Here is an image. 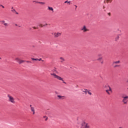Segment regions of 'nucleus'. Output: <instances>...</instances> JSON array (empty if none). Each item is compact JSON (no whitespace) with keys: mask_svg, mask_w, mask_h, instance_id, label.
<instances>
[{"mask_svg":"<svg viewBox=\"0 0 128 128\" xmlns=\"http://www.w3.org/2000/svg\"><path fill=\"white\" fill-rule=\"evenodd\" d=\"M81 126L82 128H90V126L88 124V123H86L84 121L82 122Z\"/></svg>","mask_w":128,"mask_h":128,"instance_id":"f257e3e1","label":"nucleus"},{"mask_svg":"<svg viewBox=\"0 0 128 128\" xmlns=\"http://www.w3.org/2000/svg\"><path fill=\"white\" fill-rule=\"evenodd\" d=\"M50 74L51 76H54L55 78H57V80H59L64 81V79L62 77L56 75V74L53 73V74Z\"/></svg>","mask_w":128,"mask_h":128,"instance_id":"f03ea898","label":"nucleus"},{"mask_svg":"<svg viewBox=\"0 0 128 128\" xmlns=\"http://www.w3.org/2000/svg\"><path fill=\"white\" fill-rule=\"evenodd\" d=\"M8 98H9V102H12V104H14L16 102H14V97L10 96V94L8 95Z\"/></svg>","mask_w":128,"mask_h":128,"instance_id":"7ed1b4c3","label":"nucleus"},{"mask_svg":"<svg viewBox=\"0 0 128 128\" xmlns=\"http://www.w3.org/2000/svg\"><path fill=\"white\" fill-rule=\"evenodd\" d=\"M122 98H123V100H122V102H124V104H128V101H126V100H128V96H122Z\"/></svg>","mask_w":128,"mask_h":128,"instance_id":"20e7f679","label":"nucleus"},{"mask_svg":"<svg viewBox=\"0 0 128 128\" xmlns=\"http://www.w3.org/2000/svg\"><path fill=\"white\" fill-rule=\"evenodd\" d=\"M81 30H82L84 32H88L90 30L86 28V26H84L83 28H81Z\"/></svg>","mask_w":128,"mask_h":128,"instance_id":"39448f33","label":"nucleus"},{"mask_svg":"<svg viewBox=\"0 0 128 128\" xmlns=\"http://www.w3.org/2000/svg\"><path fill=\"white\" fill-rule=\"evenodd\" d=\"M106 92L108 94H110V93L109 92H112V88L110 87H109V89L106 90Z\"/></svg>","mask_w":128,"mask_h":128,"instance_id":"423d86ee","label":"nucleus"},{"mask_svg":"<svg viewBox=\"0 0 128 128\" xmlns=\"http://www.w3.org/2000/svg\"><path fill=\"white\" fill-rule=\"evenodd\" d=\"M58 100H64V96H61L60 95H57Z\"/></svg>","mask_w":128,"mask_h":128,"instance_id":"0eeeda50","label":"nucleus"},{"mask_svg":"<svg viewBox=\"0 0 128 128\" xmlns=\"http://www.w3.org/2000/svg\"><path fill=\"white\" fill-rule=\"evenodd\" d=\"M60 32H57V33H54V36L55 38H58V36H60Z\"/></svg>","mask_w":128,"mask_h":128,"instance_id":"6e6552de","label":"nucleus"},{"mask_svg":"<svg viewBox=\"0 0 128 128\" xmlns=\"http://www.w3.org/2000/svg\"><path fill=\"white\" fill-rule=\"evenodd\" d=\"M26 62V60H20L18 62L19 64H22V62Z\"/></svg>","mask_w":128,"mask_h":128,"instance_id":"1a4fd4ad","label":"nucleus"},{"mask_svg":"<svg viewBox=\"0 0 128 128\" xmlns=\"http://www.w3.org/2000/svg\"><path fill=\"white\" fill-rule=\"evenodd\" d=\"M104 88H106V90H108L110 89V86H108V85H106L104 86Z\"/></svg>","mask_w":128,"mask_h":128,"instance_id":"9d476101","label":"nucleus"},{"mask_svg":"<svg viewBox=\"0 0 128 128\" xmlns=\"http://www.w3.org/2000/svg\"><path fill=\"white\" fill-rule=\"evenodd\" d=\"M97 60L98 62H102V57H99L98 59Z\"/></svg>","mask_w":128,"mask_h":128,"instance_id":"9b49d317","label":"nucleus"},{"mask_svg":"<svg viewBox=\"0 0 128 128\" xmlns=\"http://www.w3.org/2000/svg\"><path fill=\"white\" fill-rule=\"evenodd\" d=\"M48 10H52V12H54V8H52V7L48 6Z\"/></svg>","mask_w":128,"mask_h":128,"instance_id":"f8f14e48","label":"nucleus"},{"mask_svg":"<svg viewBox=\"0 0 128 128\" xmlns=\"http://www.w3.org/2000/svg\"><path fill=\"white\" fill-rule=\"evenodd\" d=\"M31 110H32V112H33V114H34V107L31 108Z\"/></svg>","mask_w":128,"mask_h":128,"instance_id":"ddd939ff","label":"nucleus"},{"mask_svg":"<svg viewBox=\"0 0 128 128\" xmlns=\"http://www.w3.org/2000/svg\"><path fill=\"white\" fill-rule=\"evenodd\" d=\"M64 4H70V1L66 0L64 2Z\"/></svg>","mask_w":128,"mask_h":128,"instance_id":"4468645a","label":"nucleus"},{"mask_svg":"<svg viewBox=\"0 0 128 128\" xmlns=\"http://www.w3.org/2000/svg\"><path fill=\"white\" fill-rule=\"evenodd\" d=\"M120 61L118 60V61H116V62H114L113 64H120Z\"/></svg>","mask_w":128,"mask_h":128,"instance_id":"2eb2a0df","label":"nucleus"},{"mask_svg":"<svg viewBox=\"0 0 128 128\" xmlns=\"http://www.w3.org/2000/svg\"><path fill=\"white\" fill-rule=\"evenodd\" d=\"M15 60H16L17 62H20V60L18 58H16Z\"/></svg>","mask_w":128,"mask_h":128,"instance_id":"dca6fc26","label":"nucleus"},{"mask_svg":"<svg viewBox=\"0 0 128 128\" xmlns=\"http://www.w3.org/2000/svg\"><path fill=\"white\" fill-rule=\"evenodd\" d=\"M83 92H85V93H86V94H87V92H88V90L84 89Z\"/></svg>","mask_w":128,"mask_h":128,"instance_id":"f3484780","label":"nucleus"},{"mask_svg":"<svg viewBox=\"0 0 128 128\" xmlns=\"http://www.w3.org/2000/svg\"><path fill=\"white\" fill-rule=\"evenodd\" d=\"M32 60H38V59L34 58H32Z\"/></svg>","mask_w":128,"mask_h":128,"instance_id":"a211bd4d","label":"nucleus"},{"mask_svg":"<svg viewBox=\"0 0 128 128\" xmlns=\"http://www.w3.org/2000/svg\"><path fill=\"white\" fill-rule=\"evenodd\" d=\"M38 4H44V2H38Z\"/></svg>","mask_w":128,"mask_h":128,"instance_id":"6ab92c4d","label":"nucleus"},{"mask_svg":"<svg viewBox=\"0 0 128 128\" xmlns=\"http://www.w3.org/2000/svg\"><path fill=\"white\" fill-rule=\"evenodd\" d=\"M102 54H98V58H102Z\"/></svg>","mask_w":128,"mask_h":128,"instance_id":"aec40b11","label":"nucleus"},{"mask_svg":"<svg viewBox=\"0 0 128 128\" xmlns=\"http://www.w3.org/2000/svg\"><path fill=\"white\" fill-rule=\"evenodd\" d=\"M60 60H63V62H64V59L62 57H60Z\"/></svg>","mask_w":128,"mask_h":128,"instance_id":"412c9836","label":"nucleus"},{"mask_svg":"<svg viewBox=\"0 0 128 128\" xmlns=\"http://www.w3.org/2000/svg\"><path fill=\"white\" fill-rule=\"evenodd\" d=\"M88 94H90V96H92V92H90V91H88Z\"/></svg>","mask_w":128,"mask_h":128,"instance_id":"4be33fe9","label":"nucleus"},{"mask_svg":"<svg viewBox=\"0 0 128 128\" xmlns=\"http://www.w3.org/2000/svg\"><path fill=\"white\" fill-rule=\"evenodd\" d=\"M0 22H2V24H4L6 22H4V20H2V21H0Z\"/></svg>","mask_w":128,"mask_h":128,"instance_id":"5701e85b","label":"nucleus"},{"mask_svg":"<svg viewBox=\"0 0 128 128\" xmlns=\"http://www.w3.org/2000/svg\"><path fill=\"white\" fill-rule=\"evenodd\" d=\"M26 62H28V64H32V62L30 61H25Z\"/></svg>","mask_w":128,"mask_h":128,"instance_id":"b1692460","label":"nucleus"},{"mask_svg":"<svg viewBox=\"0 0 128 128\" xmlns=\"http://www.w3.org/2000/svg\"><path fill=\"white\" fill-rule=\"evenodd\" d=\"M53 72H56V68H54Z\"/></svg>","mask_w":128,"mask_h":128,"instance_id":"393cba45","label":"nucleus"},{"mask_svg":"<svg viewBox=\"0 0 128 128\" xmlns=\"http://www.w3.org/2000/svg\"><path fill=\"white\" fill-rule=\"evenodd\" d=\"M0 6H2V8H4V6L2 4H0Z\"/></svg>","mask_w":128,"mask_h":128,"instance_id":"a878e982","label":"nucleus"},{"mask_svg":"<svg viewBox=\"0 0 128 128\" xmlns=\"http://www.w3.org/2000/svg\"><path fill=\"white\" fill-rule=\"evenodd\" d=\"M118 38H120V36H118L116 38V40H118Z\"/></svg>","mask_w":128,"mask_h":128,"instance_id":"bb28decb","label":"nucleus"},{"mask_svg":"<svg viewBox=\"0 0 128 128\" xmlns=\"http://www.w3.org/2000/svg\"><path fill=\"white\" fill-rule=\"evenodd\" d=\"M4 26H8V24L4 23Z\"/></svg>","mask_w":128,"mask_h":128,"instance_id":"cd10ccee","label":"nucleus"},{"mask_svg":"<svg viewBox=\"0 0 128 128\" xmlns=\"http://www.w3.org/2000/svg\"><path fill=\"white\" fill-rule=\"evenodd\" d=\"M55 94H58V92H56H56H55Z\"/></svg>","mask_w":128,"mask_h":128,"instance_id":"c85d7f7f","label":"nucleus"},{"mask_svg":"<svg viewBox=\"0 0 128 128\" xmlns=\"http://www.w3.org/2000/svg\"><path fill=\"white\" fill-rule=\"evenodd\" d=\"M39 26H40V28H42V25L41 24H40L39 25Z\"/></svg>","mask_w":128,"mask_h":128,"instance_id":"c756f323","label":"nucleus"},{"mask_svg":"<svg viewBox=\"0 0 128 128\" xmlns=\"http://www.w3.org/2000/svg\"><path fill=\"white\" fill-rule=\"evenodd\" d=\"M101 64H104V60H102V61H101Z\"/></svg>","mask_w":128,"mask_h":128,"instance_id":"7c9ffc66","label":"nucleus"},{"mask_svg":"<svg viewBox=\"0 0 128 128\" xmlns=\"http://www.w3.org/2000/svg\"><path fill=\"white\" fill-rule=\"evenodd\" d=\"M118 66V65H116V66H114V68H116Z\"/></svg>","mask_w":128,"mask_h":128,"instance_id":"2f4dec72","label":"nucleus"},{"mask_svg":"<svg viewBox=\"0 0 128 128\" xmlns=\"http://www.w3.org/2000/svg\"><path fill=\"white\" fill-rule=\"evenodd\" d=\"M32 28H34V30H36V28L35 26H33Z\"/></svg>","mask_w":128,"mask_h":128,"instance_id":"473e14b6","label":"nucleus"},{"mask_svg":"<svg viewBox=\"0 0 128 128\" xmlns=\"http://www.w3.org/2000/svg\"><path fill=\"white\" fill-rule=\"evenodd\" d=\"M62 82L63 84H66V82H64V80H63V81H62Z\"/></svg>","mask_w":128,"mask_h":128,"instance_id":"72a5a7b5","label":"nucleus"},{"mask_svg":"<svg viewBox=\"0 0 128 128\" xmlns=\"http://www.w3.org/2000/svg\"><path fill=\"white\" fill-rule=\"evenodd\" d=\"M12 12H16V10L14 9L13 10H12Z\"/></svg>","mask_w":128,"mask_h":128,"instance_id":"f704fd0d","label":"nucleus"},{"mask_svg":"<svg viewBox=\"0 0 128 128\" xmlns=\"http://www.w3.org/2000/svg\"><path fill=\"white\" fill-rule=\"evenodd\" d=\"M48 26V24H44L43 26Z\"/></svg>","mask_w":128,"mask_h":128,"instance_id":"c9c22d12","label":"nucleus"},{"mask_svg":"<svg viewBox=\"0 0 128 128\" xmlns=\"http://www.w3.org/2000/svg\"><path fill=\"white\" fill-rule=\"evenodd\" d=\"M74 6H76V8H78V6H76V5H74Z\"/></svg>","mask_w":128,"mask_h":128,"instance_id":"e433bc0d","label":"nucleus"},{"mask_svg":"<svg viewBox=\"0 0 128 128\" xmlns=\"http://www.w3.org/2000/svg\"><path fill=\"white\" fill-rule=\"evenodd\" d=\"M38 60H42V58H40L39 60L38 59Z\"/></svg>","mask_w":128,"mask_h":128,"instance_id":"4c0bfd02","label":"nucleus"},{"mask_svg":"<svg viewBox=\"0 0 128 128\" xmlns=\"http://www.w3.org/2000/svg\"><path fill=\"white\" fill-rule=\"evenodd\" d=\"M45 120H46V121L48 120V118H46L45 119Z\"/></svg>","mask_w":128,"mask_h":128,"instance_id":"58836bf2","label":"nucleus"},{"mask_svg":"<svg viewBox=\"0 0 128 128\" xmlns=\"http://www.w3.org/2000/svg\"><path fill=\"white\" fill-rule=\"evenodd\" d=\"M108 2H110V0H107V3L108 4Z\"/></svg>","mask_w":128,"mask_h":128,"instance_id":"ea45409f","label":"nucleus"},{"mask_svg":"<svg viewBox=\"0 0 128 128\" xmlns=\"http://www.w3.org/2000/svg\"><path fill=\"white\" fill-rule=\"evenodd\" d=\"M30 108H34V107L32 106V105H30Z\"/></svg>","mask_w":128,"mask_h":128,"instance_id":"a19ab883","label":"nucleus"},{"mask_svg":"<svg viewBox=\"0 0 128 128\" xmlns=\"http://www.w3.org/2000/svg\"><path fill=\"white\" fill-rule=\"evenodd\" d=\"M110 2H112V0H110Z\"/></svg>","mask_w":128,"mask_h":128,"instance_id":"79ce46f5","label":"nucleus"},{"mask_svg":"<svg viewBox=\"0 0 128 128\" xmlns=\"http://www.w3.org/2000/svg\"><path fill=\"white\" fill-rule=\"evenodd\" d=\"M36 2V0L33 1V2Z\"/></svg>","mask_w":128,"mask_h":128,"instance_id":"37998d69","label":"nucleus"},{"mask_svg":"<svg viewBox=\"0 0 128 128\" xmlns=\"http://www.w3.org/2000/svg\"><path fill=\"white\" fill-rule=\"evenodd\" d=\"M16 14H18V12H16Z\"/></svg>","mask_w":128,"mask_h":128,"instance_id":"c03bdc74","label":"nucleus"},{"mask_svg":"<svg viewBox=\"0 0 128 128\" xmlns=\"http://www.w3.org/2000/svg\"><path fill=\"white\" fill-rule=\"evenodd\" d=\"M44 118H48V117H46V116H44Z\"/></svg>","mask_w":128,"mask_h":128,"instance_id":"a18cd8bd","label":"nucleus"},{"mask_svg":"<svg viewBox=\"0 0 128 128\" xmlns=\"http://www.w3.org/2000/svg\"><path fill=\"white\" fill-rule=\"evenodd\" d=\"M36 4H38V1H36Z\"/></svg>","mask_w":128,"mask_h":128,"instance_id":"49530a36","label":"nucleus"},{"mask_svg":"<svg viewBox=\"0 0 128 128\" xmlns=\"http://www.w3.org/2000/svg\"><path fill=\"white\" fill-rule=\"evenodd\" d=\"M108 14L110 16V13H108Z\"/></svg>","mask_w":128,"mask_h":128,"instance_id":"de8ad7c7","label":"nucleus"},{"mask_svg":"<svg viewBox=\"0 0 128 128\" xmlns=\"http://www.w3.org/2000/svg\"><path fill=\"white\" fill-rule=\"evenodd\" d=\"M15 26H18V24H16Z\"/></svg>","mask_w":128,"mask_h":128,"instance_id":"09e8293b","label":"nucleus"},{"mask_svg":"<svg viewBox=\"0 0 128 128\" xmlns=\"http://www.w3.org/2000/svg\"><path fill=\"white\" fill-rule=\"evenodd\" d=\"M12 8L13 9V8H14V7H12Z\"/></svg>","mask_w":128,"mask_h":128,"instance_id":"8fccbe9b","label":"nucleus"},{"mask_svg":"<svg viewBox=\"0 0 128 128\" xmlns=\"http://www.w3.org/2000/svg\"><path fill=\"white\" fill-rule=\"evenodd\" d=\"M30 30H32V28H30Z\"/></svg>","mask_w":128,"mask_h":128,"instance_id":"3c124183","label":"nucleus"},{"mask_svg":"<svg viewBox=\"0 0 128 128\" xmlns=\"http://www.w3.org/2000/svg\"><path fill=\"white\" fill-rule=\"evenodd\" d=\"M0 60H2V58H0Z\"/></svg>","mask_w":128,"mask_h":128,"instance_id":"603ef678","label":"nucleus"},{"mask_svg":"<svg viewBox=\"0 0 128 128\" xmlns=\"http://www.w3.org/2000/svg\"><path fill=\"white\" fill-rule=\"evenodd\" d=\"M60 62H62V61H61Z\"/></svg>","mask_w":128,"mask_h":128,"instance_id":"864d4df0","label":"nucleus"}]
</instances>
